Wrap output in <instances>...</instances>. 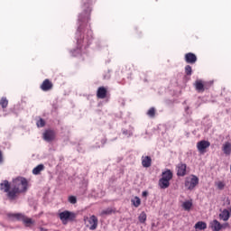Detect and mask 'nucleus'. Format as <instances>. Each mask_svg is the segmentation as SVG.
Wrapping results in <instances>:
<instances>
[{"instance_id": "cd10ccee", "label": "nucleus", "mask_w": 231, "mask_h": 231, "mask_svg": "<svg viewBox=\"0 0 231 231\" xmlns=\"http://www.w3.org/2000/svg\"><path fill=\"white\" fill-rule=\"evenodd\" d=\"M215 185L218 189V190H223L226 184H225L224 181L219 180V181L216 182Z\"/></svg>"}, {"instance_id": "39448f33", "label": "nucleus", "mask_w": 231, "mask_h": 231, "mask_svg": "<svg viewBox=\"0 0 231 231\" xmlns=\"http://www.w3.org/2000/svg\"><path fill=\"white\" fill-rule=\"evenodd\" d=\"M7 216L10 219H17V221H23L25 226H30V225H33V220H32V218H28L26 216L21 213H9Z\"/></svg>"}, {"instance_id": "6ab92c4d", "label": "nucleus", "mask_w": 231, "mask_h": 231, "mask_svg": "<svg viewBox=\"0 0 231 231\" xmlns=\"http://www.w3.org/2000/svg\"><path fill=\"white\" fill-rule=\"evenodd\" d=\"M171 186V180H168L167 179L161 178L159 180V187L161 189H169Z\"/></svg>"}, {"instance_id": "4be33fe9", "label": "nucleus", "mask_w": 231, "mask_h": 231, "mask_svg": "<svg viewBox=\"0 0 231 231\" xmlns=\"http://www.w3.org/2000/svg\"><path fill=\"white\" fill-rule=\"evenodd\" d=\"M195 228L198 230H207V223L199 221L195 224Z\"/></svg>"}, {"instance_id": "aec40b11", "label": "nucleus", "mask_w": 231, "mask_h": 231, "mask_svg": "<svg viewBox=\"0 0 231 231\" xmlns=\"http://www.w3.org/2000/svg\"><path fill=\"white\" fill-rule=\"evenodd\" d=\"M42 171H44V164H39L32 170V174H34V176H39Z\"/></svg>"}, {"instance_id": "f257e3e1", "label": "nucleus", "mask_w": 231, "mask_h": 231, "mask_svg": "<svg viewBox=\"0 0 231 231\" xmlns=\"http://www.w3.org/2000/svg\"><path fill=\"white\" fill-rule=\"evenodd\" d=\"M91 3L93 0H81L83 12L79 16V26L76 32L78 47L72 51L74 57L82 53V46L86 48L93 42V31L89 27H86L91 15Z\"/></svg>"}, {"instance_id": "4468645a", "label": "nucleus", "mask_w": 231, "mask_h": 231, "mask_svg": "<svg viewBox=\"0 0 231 231\" xmlns=\"http://www.w3.org/2000/svg\"><path fill=\"white\" fill-rule=\"evenodd\" d=\"M221 221H228L230 219V211L228 209H223L218 215Z\"/></svg>"}, {"instance_id": "2eb2a0df", "label": "nucleus", "mask_w": 231, "mask_h": 231, "mask_svg": "<svg viewBox=\"0 0 231 231\" xmlns=\"http://www.w3.org/2000/svg\"><path fill=\"white\" fill-rule=\"evenodd\" d=\"M152 164V159H151L150 156L142 157V165L145 169H149L151 165Z\"/></svg>"}, {"instance_id": "2f4dec72", "label": "nucleus", "mask_w": 231, "mask_h": 231, "mask_svg": "<svg viewBox=\"0 0 231 231\" xmlns=\"http://www.w3.org/2000/svg\"><path fill=\"white\" fill-rule=\"evenodd\" d=\"M102 216H110V214H113V209L107 208L101 212Z\"/></svg>"}, {"instance_id": "393cba45", "label": "nucleus", "mask_w": 231, "mask_h": 231, "mask_svg": "<svg viewBox=\"0 0 231 231\" xmlns=\"http://www.w3.org/2000/svg\"><path fill=\"white\" fill-rule=\"evenodd\" d=\"M0 106L3 109H6L8 107V99L6 97H2L0 99Z\"/></svg>"}, {"instance_id": "a211bd4d", "label": "nucleus", "mask_w": 231, "mask_h": 231, "mask_svg": "<svg viewBox=\"0 0 231 231\" xmlns=\"http://www.w3.org/2000/svg\"><path fill=\"white\" fill-rule=\"evenodd\" d=\"M222 151L224 154L226 156H230L231 154V143L230 142H226L223 146H222Z\"/></svg>"}, {"instance_id": "473e14b6", "label": "nucleus", "mask_w": 231, "mask_h": 231, "mask_svg": "<svg viewBox=\"0 0 231 231\" xmlns=\"http://www.w3.org/2000/svg\"><path fill=\"white\" fill-rule=\"evenodd\" d=\"M226 228H230V224L228 223L220 224V230H226Z\"/></svg>"}, {"instance_id": "c85d7f7f", "label": "nucleus", "mask_w": 231, "mask_h": 231, "mask_svg": "<svg viewBox=\"0 0 231 231\" xmlns=\"http://www.w3.org/2000/svg\"><path fill=\"white\" fill-rule=\"evenodd\" d=\"M185 74L188 75V77H190V75H192V67L190 65L185 66Z\"/></svg>"}, {"instance_id": "e433bc0d", "label": "nucleus", "mask_w": 231, "mask_h": 231, "mask_svg": "<svg viewBox=\"0 0 231 231\" xmlns=\"http://www.w3.org/2000/svg\"><path fill=\"white\" fill-rule=\"evenodd\" d=\"M0 163H3V152L0 151Z\"/></svg>"}, {"instance_id": "ddd939ff", "label": "nucleus", "mask_w": 231, "mask_h": 231, "mask_svg": "<svg viewBox=\"0 0 231 231\" xmlns=\"http://www.w3.org/2000/svg\"><path fill=\"white\" fill-rule=\"evenodd\" d=\"M107 97V88L106 87H99L97 91V97L102 100Z\"/></svg>"}, {"instance_id": "1a4fd4ad", "label": "nucleus", "mask_w": 231, "mask_h": 231, "mask_svg": "<svg viewBox=\"0 0 231 231\" xmlns=\"http://www.w3.org/2000/svg\"><path fill=\"white\" fill-rule=\"evenodd\" d=\"M184 60L187 64H196L198 62V56L192 52H188L184 56Z\"/></svg>"}, {"instance_id": "b1692460", "label": "nucleus", "mask_w": 231, "mask_h": 231, "mask_svg": "<svg viewBox=\"0 0 231 231\" xmlns=\"http://www.w3.org/2000/svg\"><path fill=\"white\" fill-rule=\"evenodd\" d=\"M131 202L136 208H138V207L142 205V200L138 197H134V199H132Z\"/></svg>"}, {"instance_id": "58836bf2", "label": "nucleus", "mask_w": 231, "mask_h": 231, "mask_svg": "<svg viewBox=\"0 0 231 231\" xmlns=\"http://www.w3.org/2000/svg\"><path fill=\"white\" fill-rule=\"evenodd\" d=\"M188 109H189V106H187V107L185 108V111H188Z\"/></svg>"}, {"instance_id": "c9c22d12", "label": "nucleus", "mask_w": 231, "mask_h": 231, "mask_svg": "<svg viewBox=\"0 0 231 231\" xmlns=\"http://www.w3.org/2000/svg\"><path fill=\"white\" fill-rule=\"evenodd\" d=\"M142 196H143V198H147V196H149V192L143 191Z\"/></svg>"}, {"instance_id": "a878e982", "label": "nucleus", "mask_w": 231, "mask_h": 231, "mask_svg": "<svg viewBox=\"0 0 231 231\" xmlns=\"http://www.w3.org/2000/svg\"><path fill=\"white\" fill-rule=\"evenodd\" d=\"M147 115L150 118H154V116H156V108L154 107H151L148 111H147Z\"/></svg>"}, {"instance_id": "7ed1b4c3", "label": "nucleus", "mask_w": 231, "mask_h": 231, "mask_svg": "<svg viewBox=\"0 0 231 231\" xmlns=\"http://www.w3.org/2000/svg\"><path fill=\"white\" fill-rule=\"evenodd\" d=\"M198 185H199V178H198V176L191 174L185 178L184 187H186L188 190H194Z\"/></svg>"}, {"instance_id": "72a5a7b5", "label": "nucleus", "mask_w": 231, "mask_h": 231, "mask_svg": "<svg viewBox=\"0 0 231 231\" xmlns=\"http://www.w3.org/2000/svg\"><path fill=\"white\" fill-rule=\"evenodd\" d=\"M205 89H209L210 86H212V83H204Z\"/></svg>"}, {"instance_id": "5701e85b", "label": "nucleus", "mask_w": 231, "mask_h": 231, "mask_svg": "<svg viewBox=\"0 0 231 231\" xmlns=\"http://www.w3.org/2000/svg\"><path fill=\"white\" fill-rule=\"evenodd\" d=\"M182 208L184 210H187L188 212L192 208V200H187L182 203Z\"/></svg>"}, {"instance_id": "7c9ffc66", "label": "nucleus", "mask_w": 231, "mask_h": 231, "mask_svg": "<svg viewBox=\"0 0 231 231\" xmlns=\"http://www.w3.org/2000/svg\"><path fill=\"white\" fill-rule=\"evenodd\" d=\"M68 201L71 203V205L77 204V197L69 196Z\"/></svg>"}, {"instance_id": "f03ea898", "label": "nucleus", "mask_w": 231, "mask_h": 231, "mask_svg": "<svg viewBox=\"0 0 231 231\" xmlns=\"http://www.w3.org/2000/svg\"><path fill=\"white\" fill-rule=\"evenodd\" d=\"M28 190V180L24 177H18L13 180L11 191L9 192V198L11 201H14L19 198L20 194Z\"/></svg>"}, {"instance_id": "f8f14e48", "label": "nucleus", "mask_w": 231, "mask_h": 231, "mask_svg": "<svg viewBox=\"0 0 231 231\" xmlns=\"http://www.w3.org/2000/svg\"><path fill=\"white\" fill-rule=\"evenodd\" d=\"M40 88L42 91H51L53 89V83L50 79H45Z\"/></svg>"}, {"instance_id": "f704fd0d", "label": "nucleus", "mask_w": 231, "mask_h": 231, "mask_svg": "<svg viewBox=\"0 0 231 231\" xmlns=\"http://www.w3.org/2000/svg\"><path fill=\"white\" fill-rule=\"evenodd\" d=\"M106 142H107V139H106V137H104V138L101 140L102 145H106Z\"/></svg>"}, {"instance_id": "6e6552de", "label": "nucleus", "mask_w": 231, "mask_h": 231, "mask_svg": "<svg viewBox=\"0 0 231 231\" xmlns=\"http://www.w3.org/2000/svg\"><path fill=\"white\" fill-rule=\"evenodd\" d=\"M88 221L90 226H89V230H97V226H98V218L97 217V216L92 215L89 218L87 217L85 218Z\"/></svg>"}, {"instance_id": "f3484780", "label": "nucleus", "mask_w": 231, "mask_h": 231, "mask_svg": "<svg viewBox=\"0 0 231 231\" xmlns=\"http://www.w3.org/2000/svg\"><path fill=\"white\" fill-rule=\"evenodd\" d=\"M209 226L213 231H221V224L217 221V219H214L209 223Z\"/></svg>"}, {"instance_id": "20e7f679", "label": "nucleus", "mask_w": 231, "mask_h": 231, "mask_svg": "<svg viewBox=\"0 0 231 231\" xmlns=\"http://www.w3.org/2000/svg\"><path fill=\"white\" fill-rule=\"evenodd\" d=\"M59 217L62 225H66L67 223L75 221V219H77V214L69 210H64L63 212L59 213Z\"/></svg>"}, {"instance_id": "9d476101", "label": "nucleus", "mask_w": 231, "mask_h": 231, "mask_svg": "<svg viewBox=\"0 0 231 231\" xmlns=\"http://www.w3.org/2000/svg\"><path fill=\"white\" fill-rule=\"evenodd\" d=\"M176 171H177V176H186L187 175V164L183 163V162H180L177 166H176Z\"/></svg>"}, {"instance_id": "0eeeda50", "label": "nucleus", "mask_w": 231, "mask_h": 231, "mask_svg": "<svg viewBox=\"0 0 231 231\" xmlns=\"http://www.w3.org/2000/svg\"><path fill=\"white\" fill-rule=\"evenodd\" d=\"M57 134L51 129L45 130L43 133V140H45V142H53Z\"/></svg>"}, {"instance_id": "bb28decb", "label": "nucleus", "mask_w": 231, "mask_h": 231, "mask_svg": "<svg viewBox=\"0 0 231 231\" xmlns=\"http://www.w3.org/2000/svg\"><path fill=\"white\" fill-rule=\"evenodd\" d=\"M138 219L141 223H145V221H147V214H145V212H142L139 217Z\"/></svg>"}, {"instance_id": "4c0bfd02", "label": "nucleus", "mask_w": 231, "mask_h": 231, "mask_svg": "<svg viewBox=\"0 0 231 231\" xmlns=\"http://www.w3.org/2000/svg\"><path fill=\"white\" fill-rule=\"evenodd\" d=\"M41 231H48V229L44 228V227H41L40 228Z\"/></svg>"}, {"instance_id": "9b49d317", "label": "nucleus", "mask_w": 231, "mask_h": 231, "mask_svg": "<svg viewBox=\"0 0 231 231\" xmlns=\"http://www.w3.org/2000/svg\"><path fill=\"white\" fill-rule=\"evenodd\" d=\"M208 147H210V142L208 141L203 140L197 143V149L199 152H205Z\"/></svg>"}, {"instance_id": "dca6fc26", "label": "nucleus", "mask_w": 231, "mask_h": 231, "mask_svg": "<svg viewBox=\"0 0 231 231\" xmlns=\"http://www.w3.org/2000/svg\"><path fill=\"white\" fill-rule=\"evenodd\" d=\"M205 88H207V85H205L202 80H197L195 82V88L199 93H203L205 91Z\"/></svg>"}, {"instance_id": "423d86ee", "label": "nucleus", "mask_w": 231, "mask_h": 231, "mask_svg": "<svg viewBox=\"0 0 231 231\" xmlns=\"http://www.w3.org/2000/svg\"><path fill=\"white\" fill-rule=\"evenodd\" d=\"M0 190L5 192L8 199H10V192H12V184H10L8 180H3L0 183Z\"/></svg>"}, {"instance_id": "c756f323", "label": "nucleus", "mask_w": 231, "mask_h": 231, "mask_svg": "<svg viewBox=\"0 0 231 231\" xmlns=\"http://www.w3.org/2000/svg\"><path fill=\"white\" fill-rule=\"evenodd\" d=\"M37 127H44L46 125V122L44 119L40 118L39 121L36 123Z\"/></svg>"}, {"instance_id": "412c9836", "label": "nucleus", "mask_w": 231, "mask_h": 231, "mask_svg": "<svg viewBox=\"0 0 231 231\" xmlns=\"http://www.w3.org/2000/svg\"><path fill=\"white\" fill-rule=\"evenodd\" d=\"M162 179L168 180L169 181H171V180H172V171L171 170H167L162 172Z\"/></svg>"}]
</instances>
